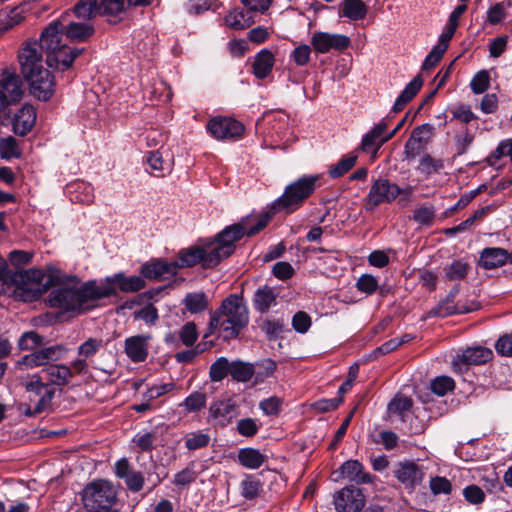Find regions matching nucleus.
Segmentation results:
<instances>
[{
  "instance_id": "obj_63",
  "label": "nucleus",
  "mask_w": 512,
  "mask_h": 512,
  "mask_svg": "<svg viewBox=\"0 0 512 512\" xmlns=\"http://www.w3.org/2000/svg\"><path fill=\"white\" fill-rule=\"evenodd\" d=\"M292 326L299 333H305L311 326L310 316L303 312H297L292 318Z\"/></svg>"
},
{
  "instance_id": "obj_27",
  "label": "nucleus",
  "mask_w": 512,
  "mask_h": 512,
  "mask_svg": "<svg viewBox=\"0 0 512 512\" xmlns=\"http://www.w3.org/2000/svg\"><path fill=\"white\" fill-rule=\"evenodd\" d=\"M246 222L247 220H242L240 223L228 226L216 237L222 245L231 247V254L235 250V243L245 235Z\"/></svg>"
},
{
  "instance_id": "obj_38",
  "label": "nucleus",
  "mask_w": 512,
  "mask_h": 512,
  "mask_svg": "<svg viewBox=\"0 0 512 512\" xmlns=\"http://www.w3.org/2000/svg\"><path fill=\"white\" fill-rule=\"evenodd\" d=\"M43 336L35 331H28L21 335L18 340V348L21 351H37L38 347L43 345Z\"/></svg>"
},
{
  "instance_id": "obj_60",
  "label": "nucleus",
  "mask_w": 512,
  "mask_h": 512,
  "mask_svg": "<svg viewBox=\"0 0 512 512\" xmlns=\"http://www.w3.org/2000/svg\"><path fill=\"white\" fill-rule=\"evenodd\" d=\"M356 287L361 292L372 294L378 288V281L374 276L364 274L357 280Z\"/></svg>"
},
{
  "instance_id": "obj_3",
  "label": "nucleus",
  "mask_w": 512,
  "mask_h": 512,
  "mask_svg": "<svg viewBox=\"0 0 512 512\" xmlns=\"http://www.w3.org/2000/svg\"><path fill=\"white\" fill-rule=\"evenodd\" d=\"M113 293L114 289L110 286H98L95 282H88L79 288L58 285L50 291L47 302L50 307L67 312H82L91 307L90 302L109 297Z\"/></svg>"
},
{
  "instance_id": "obj_8",
  "label": "nucleus",
  "mask_w": 512,
  "mask_h": 512,
  "mask_svg": "<svg viewBox=\"0 0 512 512\" xmlns=\"http://www.w3.org/2000/svg\"><path fill=\"white\" fill-rule=\"evenodd\" d=\"M116 501L117 490L108 480H95L83 491V503L89 511L113 510L112 507Z\"/></svg>"
},
{
  "instance_id": "obj_11",
  "label": "nucleus",
  "mask_w": 512,
  "mask_h": 512,
  "mask_svg": "<svg viewBox=\"0 0 512 512\" xmlns=\"http://www.w3.org/2000/svg\"><path fill=\"white\" fill-rule=\"evenodd\" d=\"M401 193L400 188L387 179H377L366 197V209L373 210L382 203H390Z\"/></svg>"
},
{
  "instance_id": "obj_37",
  "label": "nucleus",
  "mask_w": 512,
  "mask_h": 512,
  "mask_svg": "<svg viewBox=\"0 0 512 512\" xmlns=\"http://www.w3.org/2000/svg\"><path fill=\"white\" fill-rule=\"evenodd\" d=\"M147 163L152 170L151 174L155 176H164L165 173H169L172 169L171 163L164 161L159 151L150 152Z\"/></svg>"
},
{
  "instance_id": "obj_10",
  "label": "nucleus",
  "mask_w": 512,
  "mask_h": 512,
  "mask_svg": "<svg viewBox=\"0 0 512 512\" xmlns=\"http://www.w3.org/2000/svg\"><path fill=\"white\" fill-rule=\"evenodd\" d=\"M206 129L217 140H237L245 131V127L240 121L227 116L210 119Z\"/></svg>"
},
{
  "instance_id": "obj_55",
  "label": "nucleus",
  "mask_w": 512,
  "mask_h": 512,
  "mask_svg": "<svg viewBox=\"0 0 512 512\" xmlns=\"http://www.w3.org/2000/svg\"><path fill=\"white\" fill-rule=\"evenodd\" d=\"M179 338L181 342L186 346H192L198 339V332L194 322L186 323L179 330Z\"/></svg>"
},
{
  "instance_id": "obj_51",
  "label": "nucleus",
  "mask_w": 512,
  "mask_h": 512,
  "mask_svg": "<svg viewBox=\"0 0 512 512\" xmlns=\"http://www.w3.org/2000/svg\"><path fill=\"white\" fill-rule=\"evenodd\" d=\"M102 346L101 339L90 337L78 347V355L81 357L80 359L86 361L87 358L93 357Z\"/></svg>"
},
{
  "instance_id": "obj_12",
  "label": "nucleus",
  "mask_w": 512,
  "mask_h": 512,
  "mask_svg": "<svg viewBox=\"0 0 512 512\" xmlns=\"http://www.w3.org/2000/svg\"><path fill=\"white\" fill-rule=\"evenodd\" d=\"M333 502L337 512H359L365 505V496L360 488L350 485L337 491Z\"/></svg>"
},
{
  "instance_id": "obj_35",
  "label": "nucleus",
  "mask_w": 512,
  "mask_h": 512,
  "mask_svg": "<svg viewBox=\"0 0 512 512\" xmlns=\"http://www.w3.org/2000/svg\"><path fill=\"white\" fill-rule=\"evenodd\" d=\"M255 372L256 369L253 364L242 361L231 362L230 375L235 381L247 382L255 375Z\"/></svg>"
},
{
  "instance_id": "obj_54",
  "label": "nucleus",
  "mask_w": 512,
  "mask_h": 512,
  "mask_svg": "<svg viewBox=\"0 0 512 512\" xmlns=\"http://www.w3.org/2000/svg\"><path fill=\"white\" fill-rule=\"evenodd\" d=\"M261 487L258 479L249 477L241 483V494L245 499L252 500L258 496Z\"/></svg>"
},
{
  "instance_id": "obj_24",
  "label": "nucleus",
  "mask_w": 512,
  "mask_h": 512,
  "mask_svg": "<svg viewBox=\"0 0 512 512\" xmlns=\"http://www.w3.org/2000/svg\"><path fill=\"white\" fill-rule=\"evenodd\" d=\"M236 408L231 399L217 400L210 405L209 414L218 424L224 426L235 416Z\"/></svg>"
},
{
  "instance_id": "obj_53",
  "label": "nucleus",
  "mask_w": 512,
  "mask_h": 512,
  "mask_svg": "<svg viewBox=\"0 0 512 512\" xmlns=\"http://www.w3.org/2000/svg\"><path fill=\"white\" fill-rule=\"evenodd\" d=\"M454 387V380L448 376L436 377L431 382V390L439 396H444L447 392L452 391Z\"/></svg>"
},
{
  "instance_id": "obj_62",
  "label": "nucleus",
  "mask_w": 512,
  "mask_h": 512,
  "mask_svg": "<svg viewBox=\"0 0 512 512\" xmlns=\"http://www.w3.org/2000/svg\"><path fill=\"white\" fill-rule=\"evenodd\" d=\"M443 47L444 45H436L433 47L423 62L422 70H430L439 63L445 53Z\"/></svg>"
},
{
  "instance_id": "obj_22",
  "label": "nucleus",
  "mask_w": 512,
  "mask_h": 512,
  "mask_svg": "<svg viewBox=\"0 0 512 512\" xmlns=\"http://www.w3.org/2000/svg\"><path fill=\"white\" fill-rule=\"evenodd\" d=\"M339 473L343 478L356 484L371 483L373 477L364 471L363 465L357 460H348L339 468Z\"/></svg>"
},
{
  "instance_id": "obj_34",
  "label": "nucleus",
  "mask_w": 512,
  "mask_h": 512,
  "mask_svg": "<svg viewBox=\"0 0 512 512\" xmlns=\"http://www.w3.org/2000/svg\"><path fill=\"white\" fill-rule=\"evenodd\" d=\"M341 13L351 20H361L367 14V7L362 0H344Z\"/></svg>"
},
{
  "instance_id": "obj_41",
  "label": "nucleus",
  "mask_w": 512,
  "mask_h": 512,
  "mask_svg": "<svg viewBox=\"0 0 512 512\" xmlns=\"http://www.w3.org/2000/svg\"><path fill=\"white\" fill-rule=\"evenodd\" d=\"M75 15L82 19H92L97 13V0H80L73 8Z\"/></svg>"
},
{
  "instance_id": "obj_4",
  "label": "nucleus",
  "mask_w": 512,
  "mask_h": 512,
  "mask_svg": "<svg viewBox=\"0 0 512 512\" xmlns=\"http://www.w3.org/2000/svg\"><path fill=\"white\" fill-rule=\"evenodd\" d=\"M248 322L249 313L243 296L231 294L211 313L208 329L211 333L219 329L225 338H236Z\"/></svg>"
},
{
  "instance_id": "obj_15",
  "label": "nucleus",
  "mask_w": 512,
  "mask_h": 512,
  "mask_svg": "<svg viewBox=\"0 0 512 512\" xmlns=\"http://www.w3.org/2000/svg\"><path fill=\"white\" fill-rule=\"evenodd\" d=\"M350 43L349 37L343 34L316 32L311 38V45L319 53H327L331 49L342 51L348 48Z\"/></svg>"
},
{
  "instance_id": "obj_33",
  "label": "nucleus",
  "mask_w": 512,
  "mask_h": 512,
  "mask_svg": "<svg viewBox=\"0 0 512 512\" xmlns=\"http://www.w3.org/2000/svg\"><path fill=\"white\" fill-rule=\"evenodd\" d=\"M183 304L190 313L196 314L207 309L209 300L204 292H194L185 296Z\"/></svg>"
},
{
  "instance_id": "obj_17",
  "label": "nucleus",
  "mask_w": 512,
  "mask_h": 512,
  "mask_svg": "<svg viewBox=\"0 0 512 512\" xmlns=\"http://www.w3.org/2000/svg\"><path fill=\"white\" fill-rule=\"evenodd\" d=\"M394 476L407 488H414L420 484L424 471L421 466L413 461L399 462L393 471Z\"/></svg>"
},
{
  "instance_id": "obj_26",
  "label": "nucleus",
  "mask_w": 512,
  "mask_h": 512,
  "mask_svg": "<svg viewBox=\"0 0 512 512\" xmlns=\"http://www.w3.org/2000/svg\"><path fill=\"white\" fill-rule=\"evenodd\" d=\"M275 63V57L273 53L267 49L261 50L256 54L252 68L253 74L258 79L266 78L272 71Z\"/></svg>"
},
{
  "instance_id": "obj_36",
  "label": "nucleus",
  "mask_w": 512,
  "mask_h": 512,
  "mask_svg": "<svg viewBox=\"0 0 512 512\" xmlns=\"http://www.w3.org/2000/svg\"><path fill=\"white\" fill-rule=\"evenodd\" d=\"M179 261V267H192L198 263H201L202 266L204 267V254L202 246L191 247L187 250L182 251L180 253Z\"/></svg>"
},
{
  "instance_id": "obj_61",
  "label": "nucleus",
  "mask_w": 512,
  "mask_h": 512,
  "mask_svg": "<svg viewBox=\"0 0 512 512\" xmlns=\"http://www.w3.org/2000/svg\"><path fill=\"white\" fill-rule=\"evenodd\" d=\"M258 430L259 426L252 418H244L237 423V432L242 436L253 437L257 434Z\"/></svg>"
},
{
  "instance_id": "obj_7",
  "label": "nucleus",
  "mask_w": 512,
  "mask_h": 512,
  "mask_svg": "<svg viewBox=\"0 0 512 512\" xmlns=\"http://www.w3.org/2000/svg\"><path fill=\"white\" fill-rule=\"evenodd\" d=\"M13 281L18 295L25 302L38 299L52 286V277L38 269H29L16 273Z\"/></svg>"
},
{
  "instance_id": "obj_49",
  "label": "nucleus",
  "mask_w": 512,
  "mask_h": 512,
  "mask_svg": "<svg viewBox=\"0 0 512 512\" xmlns=\"http://www.w3.org/2000/svg\"><path fill=\"white\" fill-rule=\"evenodd\" d=\"M125 0H100L98 4L99 14L117 16L123 12Z\"/></svg>"
},
{
  "instance_id": "obj_32",
  "label": "nucleus",
  "mask_w": 512,
  "mask_h": 512,
  "mask_svg": "<svg viewBox=\"0 0 512 512\" xmlns=\"http://www.w3.org/2000/svg\"><path fill=\"white\" fill-rule=\"evenodd\" d=\"M265 460L266 456L254 448H243L238 452L239 463L249 469H258Z\"/></svg>"
},
{
  "instance_id": "obj_5",
  "label": "nucleus",
  "mask_w": 512,
  "mask_h": 512,
  "mask_svg": "<svg viewBox=\"0 0 512 512\" xmlns=\"http://www.w3.org/2000/svg\"><path fill=\"white\" fill-rule=\"evenodd\" d=\"M39 51L45 52L46 63L56 70L65 71L72 67L74 60L84 49L69 47L62 42L61 21L51 22L41 33Z\"/></svg>"
},
{
  "instance_id": "obj_31",
  "label": "nucleus",
  "mask_w": 512,
  "mask_h": 512,
  "mask_svg": "<svg viewBox=\"0 0 512 512\" xmlns=\"http://www.w3.org/2000/svg\"><path fill=\"white\" fill-rule=\"evenodd\" d=\"M387 122L382 120L375 125L370 132H368L362 140L361 148L363 151H377L383 144H379L380 140L384 137L383 134L387 129Z\"/></svg>"
},
{
  "instance_id": "obj_29",
  "label": "nucleus",
  "mask_w": 512,
  "mask_h": 512,
  "mask_svg": "<svg viewBox=\"0 0 512 512\" xmlns=\"http://www.w3.org/2000/svg\"><path fill=\"white\" fill-rule=\"evenodd\" d=\"M492 356V350L482 346H475L465 349L460 356V361L467 365H481L488 362Z\"/></svg>"
},
{
  "instance_id": "obj_59",
  "label": "nucleus",
  "mask_w": 512,
  "mask_h": 512,
  "mask_svg": "<svg viewBox=\"0 0 512 512\" xmlns=\"http://www.w3.org/2000/svg\"><path fill=\"white\" fill-rule=\"evenodd\" d=\"M156 440V436L154 433L146 432L139 433L133 438V443L139 448L142 452L151 451L154 448V442Z\"/></svg>"
},
{
  "instance_id": "obj_50",
  "label": "nucleus",
  "mask_w": 512,
  "mask_h": 512,
  "mask_svg": "<svg viewBox=\"0 0 512 512\" xmlns=\"http://www.w3.org/2000/svg\"><path fill=\"white\" fill-rule=\"evenodd\" d=\"M23 20L22 11L18 8L12 9L9 13L4 14V18L0 20V34L19 25Z\"/></svg>"
},
{
  "instance_id": "obj_45",
  "label": "nucleus",
  "mask_w": 512,
  "mask_h": 512,
  "mask_svg": "<svg viewBox=\"0 0 512 512\" xmlns=\"http://www.w3.org/2000/svg\"><path fill=\"white\" fill-rule=\"evenodd\" d=\"M115 279L119 285L120 290L123 292H137L141 290L145 285V281L139 276L124 277L117 275Z\"/></svg>"
},
{
  "instance_id": "obj_13",
  "label": "nucleus",
  "mask_w": 512,
  "mask_h": 512,
  "mask_svg": "<svg viewBox=\"0 0 512 512\" xmlns=\"http://www.w3.org/2000/svg\"><path fill=\"white\" fill-rule=\"evenodd\" d=\"M458 291L459 289L454 287L444 300L430 310L429 315L447 317L453 314H464L479 309L480 304L476 301H470L469 303L458 301L454 304V298Z\"/></svg>"
},
{
  "instance_id": "obj_40",
  "label": "nucleus",
  "mask_w": 512,
  "mask_h": 512,
  "mask_svg": "<svg viewBox=\"0 0 512 512\" xmlns=\"http://www.w3.org/2000/svg\"><path fill=\"white\" fill-rule=\"evenodd\" d=\"M230 370L231 362L227 358L221 357L210 366V379L214 382L222 381L227 375H230Z\"/></svg>"
},
{
  "instance_id": "obj_58",
  "label": "nucleus",
  "mask_w": 512,
  "mask_h": 512,
  "mask_svg": "<svg viewBox=\"0 0 512 512\" xmlns=\"http://www.w3.org/2000/svg\"><path fill=\"white\" fill-rule=\"evenodd\" d=\"M490 77L487 71L478 72L471 81V89L475 94L485 92L489 87Z\"/></svg>"
},
{
  "instance_id": "obj_18",
  "label": "nucleus",
  "mask_w": 512,
  "mask_h": 512,
  "mask_svg": "<svg viewBox=\"0 0 512 512\" xmlns=\"http://www.w3.org/2000/svg\"><path fill=\"white\" fill-rule=\"evenodd\" d=\"M204 254V268H213L223 259L231 255V247L222 245L217 238L209 240L202 245Z\"/></svg>"
},
{
  "instance_id": "obj_56",
  "label": "nucleus",
  "mask_w": 512,
  "mask_h": 512,
  "mask_svg": "<svg viewBox=\"0 0 512 512\" xmlns=\"http://www.w3.org/2000/svg\"><path fill=\"white\" fill-rule=\"evenodd\" d=\"M256 372H255V379L256 382L263 381L265 378L271 376L274 371L276 370V362L271 359H265L261 361L260 363H257L254 365Z\"/></svg>"
},
{
  "instance_id": "obj_25",
  "label": "nucleus",
  "mask_w": 512,
  "mask_h": 512,
  "mask_svg": "<svg viewBox=\"0 0 512 512\" xmlns=\"http://www.w3.org/2000/svg\"><path fill=\"white\" fill-rule=\"evenodd\" d=\"M509 257L507 250L502 248H485L480 256L479 264L485 269H493L504 265Z\"/></svg>"
},
{
  "instance_id": "obj_42",
  "label": "nucleus",
  "mask_w": 512,
  "mask_h": 512,
  "mask_svg": "<svg viewBox=\"0 0 512 512\" xmlns=\"http://www.w3.org/2000/svg\"><path fill=\"white\" fill-rule=\"evenodd\" d=\"M413 401L411 398L406 396H396L388 405V411L390 414H396L400 416L402 420L405 419L406 413L412 408Z\"/></svg>"
},
{
  "instance_id": "obj_14",
  "label": "nucleus",
  "mask_w": 512,
  "mask_h": 512,
  "mask_svg": "<svg viewBox=\"0 0 512 512\" xmlns=\"http://www.w3.org/2000/svg\"><path fill=\"white\" fill-rule=\"evenodd\" d=\"M433 134L434 127L430 124L415 127L404 146L406 159H415L426 148Z\"/></svg>"
},
{
  "instance_id": "obj_21",
  "label": "nucleus",
  "mask_w": 512,
  "mask_h": 512,
  "mask_svg": "<svg viewBox=\"0 0 512 512\" xmlns=\"http://www.w3.org/2000/svg\"><path fill=\"white\" fill-rule=\"evenodd\" d=\"M36 122V110L31 105H24L13 119V131L19 136L27 135Z\"/></svg>"
},
{
  "instance_id": "obj_43",
  "label": "nucleus",
  "mask_w": 512,
  "mask_h": 512,
  "mask_svg": "<svg viewBox=\"0 0 512 512\" xmlns=\"http://www.w3.org/2000/svg\"><path fill=\"white\" fill-rule=\"evenodd\" d=\"M443 167L444 163L441 159H435L430 154H425L421 157L417 169L420 173L429 176L438 173Z\"/></svg>"
},
{
  "instance_id": "obj_64",
  "label": "nucleus",
  "mask_w": 512,
  "mask_h": 512,
  "mask_svg": "<svg viewBox=\"0 0 512 512\" xmlns=\"http://www.w3.org/2000/svg\"><path fill=\"white\" fill-rule=\"evenodd\" d=\"M283 322L279 320H265L261 324V329L266 333L269 339L277 338L283 331Z\"/></svg>"
},
{
  "instance_id": "obj_47",
  "label": "nucleus",
  "mask_w": 512,
  "mask_h": 512,
  "mask_svg": "<svg viewBox=\"0 0 512 512\" xmlns=\"http://www.w3.org/2000/svg\"><path fill=\"white\" fill-rule=\"evenodd\" d=\"M207 397L205 393L193 392L190 394L180 406H183L187 412H198L205 407Z\"/></svg>"
},
{
  "instance_id": "obj_2",
  "label": "nucleus",
  "mask_w": 512,
  "mask_h": 512,
  "mask_svg": "<svg viewBox=\"0 0 512 512\" xmlns=\"http://www.w3.org/2000/svg\"><path fill=\"white\" fill-rule=\"evenodd\" d=\"M21 73L29 83L30 93L40 101L49 100L55 91V79L43 66L37 40H28L18 54Z\"/></svg>"
},
{
  "instance_id": "obj_39",
  "label": "nucleus",
  "mask_w": 512,
  "mask_h": 512,
  "mask_svg": "<svg viewBox=\"0 0 512 512\" xmlns=\"http://www.w3.org/2000/svg\"><path fill=\"white\" fill-rule=\"evenodd\" d=\"M225 24L234 30H244L253 24L251 18H246L243 11H231L224 18Z\"/></svg>"
},
{
  "instance_id": "obj_30",
  "label": "nucleus",
  "mask_w": 512,
  "mask_h": 512,
  "mask_svg": "<svg viewBox=\"0 0 512 512\" xmlns=\"http://www.w3.org/2000/svg\"><path fill=\"white\" fill-rule=\"evenodd\" d=\"M277 294L274 289L265 285L259 287L253 298V304L257 311L260 313H266L269 311L272 305L276 303Z\"/></svg>"
},
{
  "instance_id": "obj_28",
  "label": "nucleus",
  "mask_w": 512,
  "mask_h": 512,
  "mask_svg": "<svg viewBox=\"0 0 512 512\" xmlns=\"http://www.w3.org/2000/svg\"><path fill=\"white\" fill-rule=\"evenodd\" d=\"M423 85V79L420 75L415 76L412 81H410L401 94L396 99L393 111L398 113L402 111L407 103H409L420 91Z\"/></svg>"
},
{
  "instance_id": "obj_19",
  "label": "nucleus",
  "mask_w": 512,
  "mask_h": 512,
  "mask_svg": "<svg viewBox=\"0 0 512 512\" xmlns=\"http://www.w3.org/2000/svg\"><path fill=\"white\" fill-rule=\"evenodd\" d=\"M61 21V38L66 36L71 42H84L94 34V27L89 23L69 22L65 23V15H62Z\"/></svg>"
},
{
  "instance_id": "obj_1",
  "label": "nucleus",
  "mask_w": 512,
  "mask_h": 512,
  "mask_svg": "<svg viewBox=\"0 0 512 512\" xmlns=\"http://www.w3.org/2000/svg\"><path fill=\"white\" fill-rule=\"evenodd\" d=\"M66 352L67 349L63 345L40 348L17 360L15 368L24 371L44 366L40 372L44 380L50 383L51 387H63L68 385L74 376L86 373L89 367L87 361L84 359H76L69 366L64 364H52V362L60 360Z\"/></svg>"
},
{
  "instance_id": "obj_48",
  "label": "nucleus",
  "mask_w": 512,
  "mask_h": 512,
  "mask_svg": "<svg viewBox=\"0 0 512 512\" xmlns=\"http://www.w3.org/2000/svg\"><path fill=\"white\" fill-rule=\"evenodd\" d=\"M210 436L202 431L189 433L185 437V447L188 450H197L208 446Z\"/></svg>"
},
{
  "instance_id": "obj_44",
  "label": "nucleus",
  "mask_w": 512,
  "mask_h": 512,
  "mask_svg": "<svg viewBox=\"0 0 512 512\" xmlns=\"http://www.w3.org/2000/svg\"><path fill=\"white\" fill-rule=\"evenodd\" d=\"M468 264L462 261H454L445 267V278L448 281H460L468 274Z\"/></svg>"
},
{
  "instance_id": "obj_23",
  "label": "nucleus",
  "mask_w": 512,
  "mask_h": 512,
  "mask_svg": "<svg viewBox=\"0 0 512 512\" xmlns=\"http://www.w3.org/2000/svg\"><path fill=\"white\" fill-rule=\"evenodd\" d=\"M179 268L178 262L157 260L142 267L141 274L145 278L163 280L167 275H175Z\"/></svg>"
},
{
  "instance_id": "obj_9",
  "label": "nucleus",
  "mask_w": 512,
  "mask_h": 512,
  "mask_svg": "<svg viewBox=\"0 0 512 512\" xmlns=\"http://www.w3.org/2000/svg\"><path fill=\"white\" fill-rule=\"evenodd\" d=\"M20 384L28 394L29 401L36 403V411H45L51 406L55 388L51 387L40 373L22 378Z\"/></svg>"
},
{
  "instance_id": "obj_6",
  "label": "nucleus",
  "mask_w": 512,
  "mask_h": 512,
  "mask_svg": "<svg viewBox=\"0 0 512 512\" xmlns=\"http://www.w3.org/2000/svg\"><path fill=\"white\" fill-rule=\"evenodd\" d=\"M318 183V175L304 176L297 179L285 188L283 195L277 199L272 209L294 211L313 194Z\"/></svg>"
},
{
  "instance_id": "obj_52",
  "label": "nucleus",
  "mask_w": 512,
  "mask_h": 512,
  "mask_svg": "<svg viewBox=\"0 0 512 512\" xmlns=\"http://www.w3.org/2000/svg\"><path fill=\"white\" fill-rule=\"evenodd\" d=\"M18 145L15 138L12 136L0 140V157L3 159H10L19 157Z\"/></svg>"
},
{
  "instance_id": "obj_46",
  "label": "nucleus",
  "mask_w": 512,
  "mask_h": 512,
  "mask_svg": "<svg viewBox=\"0 0 512 512\" xmlns=\"http://www.w3.org/2000/svg\"><path fill=\"white\" fill-rule=\"evenodd\" d=\"M356 161L357 155L344 156L336 165L330 167V177L339 178L343 176L355 165Z\"/></svg>"
},
{
  "instance_id": "obj_20",
  "label": "nucleus",
  "mask_w": 512,
  "mask_h": 512,
  "mask_svg": "<svg viewBox=\"0 0 512 512\" xmlns=\"http://www.w3.org/2000/svg\"><path fill=\"white\" fill-rule=\"evenodd\" d=\"M0 91L3 92L11 104L18 102L22 96V81L15 73L3 71L0 78Z\"/></svg>"
},
{
  "instance_id": "obj_16",
  "label": "nucleus",
  "mask_w": 512,
  "mask_h": 512,
  "mask_svg": "<svg viewBox=\"0 0 512 512\" xmlns=\"http://www.w3.org/2000/svg\"><path fill=\"white\" fill-rule=\"evenodd\" d=\"M151 340V334H141L128 337L124 343V350L127 357L135 363L145 361L148 357L149 343Z\"/></svg>"
},
{
  "instance_id": "obj_57",
  "label": "nucleus",
  "mask_w": 512,
  "mask_h": 512,
  "mask_svg": "<svg viewBox=\"0 0 512 512\" xmlns=\"http://www.w3.org/2000/svg\"><path fill=\"white\" fill-rule=\"evenodd\" d=\"M451 114L453 118L461 121L462 123L468 124L473 120H476L478 117L472 112L470 106L465 104H460L454 106L451 109Z\"/></svg>"
}]
</instances>
